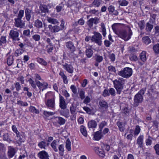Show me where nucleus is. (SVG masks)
<instances>
[{"label":"nucleus","mask_w":159,"mask_h":159,"mask_svg":"<svg viewBox=\"0 0 159 159\" xmlns=\"http://www.w3.org/2000/svg\"><path fill=\"white\" fill-rule=\"evenodd\" d=\"M117 24H114L112 25V28L115 33L118 36L125 41L129 40L132 35V32L130 27L128 25H126L125 29H118L117 28Z\"/></svg>","instance_id":"1"},{"label":"nucleus","mask_w":159,"mask_h":159,"mask_svg":"<svg viewBox=\"0 0 159 159\" xmlns=\"http://www.w3.org/2000/svg\"><path fill=\"white\" fill-rule=\"evenodd\" d=\"M126 80L121 77L119 78L112 81L114 88L116 91L117 94H120L124 89Z\"/></svg>","instance_id":"2"},{"label":"nucleus","mask_w":159,"mask_h":159,"mask_svg":"<svg viewBox=\"0 0 159 159\" xmlns=\"http://www.w3.org/2000/svg\"><path fill=\"white\" fill-rule=\"evenodd\" d=\"M132 69L130 68L126 67L118 71V74L123 78L127 79L129 78L132 75Z\"/></svg>","instance_id":"3"},{"label":"nucleus","mask_w":159,"mask_h":159,"mask_svg":"<svg viewBox=\"0 0 159 159\" xmlns=\"http://www.w3.org/2000/svg\"><path fill=\"white\" fill-rule=\"evenodd\" d=\"M94 34L92 37L91 40L98 44V45H101L102 44V35L100 33L96 32H94Z\"/></svg>","instance_id":"4"},{"label":"nucleus","mask_w":159,"mask_h":159,"mask_svg":"<svg viewBox=\"0 0 159 159\" xmlns=\"http://www.w3.org/2000/svg\"><path fill=\"white\" fill-rule=\"evenodd\" d=\"M19 31L16 29H14L11 30L10 31V38L13 40L19 41L20 40V39L19 38Z\"/></svg>","instance_id":"5"},{"label":"nucleus","mask_w":159,"mask_h":159,"mask_svg":"<svg viewBox=\"0 0 159 159\" xmlns=\"http://www.w3.org/2000/svg\"><path fill=\"white\" fill-rule=\"evenodd\" d=\"M143 100V96L137 94L135 95L134 98V106L135 107L138 106L139 104L141 103Z\"/></svg>","instance_id":"6"},{"label":"nucleus","mask_w":159,"mask_h":159,"mask_svg":"<svg viewBox=\"0 0 159 159\" xmlns=\"http://www.w3.org/2000/svg\"><path fill=\"white\" fill-rule=\"evenodd\" d=\"M45 104L48 107L54 110L55 105V98H53L47 100L45 102Z\"/></svg>","instance_id":"7"},{"label":"nucleus","mask_w":159,"mask_h":159,"mask_svg":"<svg viewBox=\"0 0 159 159\" xmlns=\"http://www.w3.org/2000/svg\"><path fill=\"white\" fill-rule=\"evenodd\" d=\"M34 13L28 8H26L25 11V15L26 20L28 21H29L30 18L32 17L34 18Z\"/></svg>","instance_id":"8"},{"label":"nucleus","mask_w":159,"mask_h":159,"mask_svg":"<svg viewBox=\"0 0 159 159\" xmlns=\"http://www.w3.org/2000/svg\"><path fill=\"white\" fill-rule=\"evenodd\" d=\"M62 66L64 69L69 73L72 74L73 72L74 68L71 64L65 63Z\"/></svg>","instance_id":"9"},{"label":"nucleus","mask_w":159,"mask_h":159,"mask_svg":"<svg viewBox=\"0 0 159 159\" xmlns=\"http://www.w3.org/2000/svg\"><path fill=\"white\" fill-rule=\"evenodd\" d=\"M36 84L40 90H42V91L48 88V84L44 82H41L40 81H37Z\"/></svg>","instance_id":"10"},{"label":"nucleus","mask_w":159,"mask_h":159,"mask_svg":"<svg viewBox=\"0 0 159 159\" xmlns=\"http://www.w3.org/2000/svg\"><path fill=\"white\" fill-rule=\"evenodd\" d=\"M38 156L40 159H49L48 153L45 151L40 152L38 153Z\"/></svg>","instance_id":"11"},{"label":"nucleus","mask_w":159,"mask_h":159,"mask_svg":"<svg viewBox=\"0 0 159 159\" xmlns=\"http://www.w3.org/2000/svg\"><path fill=\"white\" fill-rule=\"evenodd\" d=\"M48 27L51 32L52 33H57L61 30L60 27L57 25L53 26L52 25H49Z\"/></svg>","instance_id":"12"},{"label":"nucleus","mask_w":159,"mask_h":159,"mask_svg":"<svg viewBox=\"0 0 159 159\" xmlns=\"http://www.w3.org/2000/svg\"><path fill=\"white\" fill-rule=\"evenodd\" d=\"M65 45L71 52H74L75 50V48L73 42L71 41L66 42L65 43Z\"/></svg>","instance_id":"13"},{"label":"nucleus","mask_w":159,"mask_h":159,"mask_svg":"<svg viewBox=\"0 0 159 159\" xmlns=\"http://www.w3.org/2000/svg\"><path fill=\"white\" fill-rule=\"evenodd\" d=\"M99 107L101 109L106 110L108 107L107 102L104 100H100L99 101Z\"/></svg>","instance_id":"14"},{"label":"nucleus","mask_w":159,"mask_h":159,"mask_svg":"<svg viewBox=\"0 0 159 159\" xmlns=\"http://www.w3.org/2000/svg\"><path fill=\"white\" fill-rule=\"evenodd\" d=\"M59 106L61 109L65 110L66 108V104L64 98L60 95Z\"/></svg>","instance_id":"15"},{"label":"nucleus","mask_w":159,"mask_h":159,"mask_svg":"<svg viewBox=\"0 0 159 159\" xmlns=\"http://www.w3.org/2000/svg\"><path fill=\"white\" fill-rule=\"evenodd\" d=\"M15 25L16 27L22 28L24 26L25 24L22 22L21 19L16 18L15 19Z\"/></svg>","instance_id":"16"},{"label":"nucleus","mask_w":159,"mask_h":159,"mask_svg":"<svg viewBox=\"0 0 159 159\" xmlns=\"http://www.w3.org/2000/svg\"><path fill=\"white\" fill-rule=\"evenodd\" d=\"M16 153L15 149L11 146H9L8 148L7 155L8 157L10 158L13 157Z\"/></svg>","instance_id":"17"},{"label":"nucleus","mask_w":159,"mask_h":159,"mask_svg":"<svg viewBox=\"0 0 159 159\" xmlns=\"http://www.w3.org/2000/svg\"><path fill=\"white\" fill-rule=\"evenodd\" d=\"M108 10L110 14L113 15L117 16L118 15V12L115 10V7L112 5H111L108 7Z\"/></svg>","instance_id":"18"},{"label":"nucleus","mask_w":159,"mask_h":159,"mask_svg":"<svg viewBox=\"0 0 159 159\" xmlns=\"http://www.w3.org/2000/svg\"><path fill=\"white\" fill-rule=\"evenodd\" d=\"M140 60L142 61V62H139L140 65L143 64L146 61L147 58L146 56V52L145 51H143L140 54Z\"/></svg>","instance_id":"19"},{"label":"nucleus","mask_w":159,"mask_h":159,"mask_svg":"<svg viewBox=\"0 0 159 159\" xmlns=\"http://www.w3.org/2000/svg\"><path fill=\"white\" fill-rule=\"evenodd\" d=\"M95 151L96 153L99 155V156L103 158L105 156V153L104 151L101 148H99L98 147H96L94 148Z\"/></svg>","instance_id":"20"},{"label":"nucleus","mask_w":159,"mask_h":159,"mask_svg":"<svg viewBox=\"0 0 159 159\" xmlns=\"http://www.w3.org/2000/svg\"><path fill=\"white\" fill-rule=\"evenodd\" d=\"M128 107V105L125 104H121L120 106V108L122 110V112L125 114L128 113L129 112V110Z\"/></svg>","instance_id":"21"},{"label":"nucleus","mask_w":159,"mask_h":159,"mask_svg":"<svg viewBox=\"0 0 159 159\" xmlns=\"http://www.w3.org/2000/svg\"><path fill=\"white\" fill-rule=\"evenodd\" d=\"M143 139L144 137L143 135H141L138 137L137 140V143L139 145V147H142Z\"/></svg>","instance_id":"22"},{"label":"nucleus","mask_w":159,"mask_h":159,"mask_svg":"<svg viewBox=\"0 0 159 159\" xmlns=\"http://www.w3.org/2000/svg\"><path fill=\"white\" fill-rule=\"evenodd\" d=\"M40 11L41 13H49V10L47 6L45 5H40L39 6Z\"/></svg>","instance_id":"23"},{"label":"nucleus","mask_w":159,"mask_h":159,"mask_svg":"<svg viewBox=\"0 0 159 159\" xmlns=\"http://www.w3.org/2000/svg\"><path fill=\"white\" fill-rule=\"evenodd\" d=\"M59 141L56 140H55L53 141L51 144V146L55 152H57L58 151L57 147L58 145Z\"/></svg>","instance_id":"24"},{"label":"nucleus","mask_w":159,"mask_h":159,"mask_svg":"<svg viewBox=\"0 0 159 159\" xmlns=\"http://www.w3.org/2000/svg\"><path fill=\"white\" fill-rule=\"evenodd\" d=\"M97 124L96 121L94 120L89 121L88 123V125L89 128H94L96 127Z\"/></svg>","instance_id":"25"},{"label":"nucleus","mask_w":159,"mask_h":159,"mask_svg":"<svg viewBox=\"0 0 159 159\" xmlns=\"http://www.w3.org/2000/svg\"><path fill=\"white\" fill-rule=\"evenodd\" d=\"M102 137L101 131L100 130L95 133L94 135V138L95 140H99L102 138Z\"/></svg>","instance_id":"26"},{"label":"nucleus","mask_w":159,"mask_h":159,"mask_svg":"<svg viewBox=\"0 0 159 159\" xmlns=\"http://www.w3.org/2000/svg\"><path fill=\"white\" fill-rule=\"evenodd\" d=\"M47 21L48 22L53 24H56L59 23V22L57 20L51 17H48L47 19Z\"/></svg>","instance_id":"27"},{"label":"nucleus","mask_w":159,"mask_h":159,"mask_svg":"<svg viewBox=\"0 0 159 159\" xmlns=\"http://www.w3.org/2000/svg\"><path fill=\"white\" fill-rule=\"evenodd\" d=\"M59 75L61 76L63 80L64 83L65 84H67L68 82L67 77L63 71H60L59 73Z\"/></svg>","instance_id":"28"},{"label":"nucleus","mask_w":159,"mask_h":159,"mask_svg":"<svg viewBox=\"0 0 159 159\" xmlns=\"http://www.w3.org/2000/svg\"><path fill=\"white\" fill-rule=\"evenodd\" d=\"M80 131L82 134L85 137L87 136V132L85 127L83 125L80 127Z\"/></svg>","instance_id":"29"},{"label":"nucleus","mask_w":159,"mask_h":159,"mask_svg":"<svg viewBox=\"0 0 159 159\" xmlns=\"http://www.w3.org/2000/svg\"><path fill=\"white\" fill-rule=\"evenodd\" d=\"M117 125L118 126L119 130L120 131L122 132L124 131L125 127V124L124 123L120 121H118L117 123Z\"/></svg>","instance_id":"30"},{"label":"nucleus","mask_w":159,"mask_h":159,"mask_svg":"<svg viewBox=\"0 0 159 159\" xmlns=\"http://www.w3.org/2000/svg\"><path fill=\"white\" fill-rule=\"evenodd\" d=\"M60 114L61 115L67 118L69 114V110L68 109L61 111Z\"/></svg>","instance_id":"31"},{"label":"nucleus","mask_w":159,"mask_h":159,"mask_svg":"<svg viewBox=\"0 0 159 159\" xmlns=\"http://www.w3.org/2000/svg\"><path fill=\"white\" fill-rule=\"evenodd\" d=\"M56 118H58L57 120V123L60 125H64L66 122V120L61 117H57Z\"/></svg>","instance_id":"32"},{"label":"nucleus","mask_w":159,"mask_h":159,"mask_svg":"<svg viewBox=\"0 0 159 159\" xmlns=\"http://www.w3.org/2000/svg\"><path fill=\"white\" fill-rule=\"evenodd\" d=\"M76 107L73 103H72L71 106L70 107V111L71 113L74 116L76 114Z\"/></svg>","instance_id":"33"},{"label":"nucleus","mask_w":159,"mask_h":159,"mask_svg":"<svg viewBox=\"0 0 159 159\" xmlns=\"http://www.w3.org/2000/svg\"><path fill=\"white\" fill-rule=\"evenodd\" d=\"M35 26L38 28H41L43 27V24L41 21L37 19L35 22Z\"/></svg>","instance_id":"34"},{"label":"nucleus","mask_w":159,"mask_h":159,"mask_svg":"<svg viewBox=\"0 0 159 159\" xmlns=\"http://www.w3.org/2000/svg\"><path fill=\"white\" fill-rule=\"evenodd\" d=\"M102 32L103 37H105L106 34V29L104 23L103 22L101 24Z\"/></svg>","instance_id":"35"},{"label":"nucleus","mask_w":159,"mask_h":159,"mask_svg":"<svg viewBox=\"0 0 159 159\" xmlns=\"http://www.w3.org/2000/svg\"><path fill=\"white\" fill-rule=\"evenodd\" d=\"M153 28V25L149 22H148L146 24V30L147 32H150Z\"/></svg>","instance_id":"36"},{"label":"nucleus","mask_w":159,"mask_h":159,"mask_svg":"<svg viewBox=\"0 0 159 159\" xmlns=\"http://www.w3.org/2000/svg\"><path fill=\"white\" fill-rule=\"evenodd\" d=\"M142 40L143 42L145 44H148L151 42V41L149 38L148 36H145L143 38Z\"/></svg>","instance_id":"37"},{"label":"nucleus","mask_w":159,"mask_h":159,"mask_svg":"<svg viewBox=\"0 0 159 159\" xmlns=\"http://www.w3.org/2000/svg\"><path fill=\"white\" fill-rule=\"evenodd\" d=\"M153 49L156 54H159V43L155 44L153 47Z\"/></svg>","instance_id":"38"},{"label":"nucleus","mask_w":159,"mask_h":159,"mask_svg":"<svg viewBox=\"0 0 159 159\" xmlns=\"http://www.w3.org/2000/svg\"><path fill=\"white\" fill-rule=\"evenodd\" d=\"M59 154L60 156H62L64 154V146L62 144L60 145L58 147Z\"/></svg>","instance_id":"39"},{"label":"nucleus","mask_w":159,"mask_h":159,"mask_svg":"<svg viewBox=\"0 0 159 159\" xmlns=\"http://www.w3.org/2000/svg\"><path fill=\"white\" fill-rule=\"evenodd\" d=\"M13 57L12 56H10L7 58V63L8 65L11 66L13 63Z\"/></svg>","instance_id":"40"},{"label":"nucleus","mask_w":159,"mask_h":159,"mask_svg":"<svg viewBox=\"0 0 159 159\" xmlns=\"http://www.w3.org/2000/svg\"><path fill=\"white\" fill-rule=\"evenodd\" d=\"M86 55L88 57L90 58L91 57L93 54V51L91 49H88L86 50Z\"/></svg>","instance_id":"41"},{"label":"nucleus","mask_w":159,"mask_h":159,"mask_svg":"<svg viewBox=\"0 0 159 159\" xmlns=\"http://www.w3.org/2000/svg\"><path fill=\"white\" fill-rule=\"evenodd\" d=\"M118 3L120 5L124 6H127L129 2L125 0H119L118 1Z\"/></svg>","instance_id":"42"},{"label":"nucleus","mask_w":159,"mask_h":159,"mask_svg":"<svg viewBox=\"0 0 159 159\" xmlns=\"http://www.w3.org/2000/svg\"><path fill=\"white\" fill-rule=\"evenodd\" d=\"M37 60L39 63L44 66H46L47 64V62L42 58H38Z\"/></svg>","instance_id":"43"},{"label":"nucleus","mask_w":159,"mask_h":159,"mask_svg":"<svg viewBox=\"0 0 159 159\" xmlns=\"http://www.w3.org/2000/svg\"><path fill=\"white\" fill-rule=\"evenodd\" d=\"M28 81L29 82L30 84L31 85V86L35 89L36 88V83H35L34 81L31 78L29 79Z\"/></svg>","instance_id":"44"},{"label":"nucleus","mask_w":159,"mask_h":159,"mask_svg":"<svg viewBox=\"0 0 159 159\" xmlns=\"http://www.w3.org/2000/svg\"><path fill=\"white\" fill-rule=\"evenodd\" d=\"M140 128L139 126L137 125L135 127L134 132V134L135 136L138 135L140 131Z\"/></svg>","instance_id":"45"},{"label":"nucleus","mask_w":159,"mask_h":159,"mask_svg":"<svg viewBox=\"0 0 159 159\" xmlns=\"http://www.w3.org/2000/svg\"><path fill=\"white\" fill-rule=\"evenodd\" d=\"M71 142L69 139H68L66 142V149L68 151H70L71 150Z\"/></svg>","instance_id":"46"},{"label":"nucleus","mask_w":159,"mask_h":159,"mask_svg":"<svg viewBox=\"0 0 159 159\" xmlns=\"http://www.w3.org/2000/svg\"><path fill=\"white\" fill-rule=\"evenodd\" d=\"M6 37L2 36L0 38V46H2L3 44L6 43Z\"/></svg>","instance_id":"47"},{"label":"nucleus","mask_w":159,"mask_h":159,"mask_svg":"<svg viewBox=\"0 0 159 159\" xmlns=\"http://www.w3.org/2000/svg\"><path fill=\"white\" fill-rule=\"evenodd\" d=\"M12 129L13 131L16 133L17 137H20L19 132L17 130L16 126L15 125H13L12 126Z\"/></svg>","instance_id":"48"},{"label":"nucleus","mask_w":159,"mask_h":159,"mask_svg":"<svg viewBox=\"0 0 159 159\" xmlns=\"http://www.w3.org/2000/svg\"><path fill=\"white\" fill-rule=\"evenodd\" d=\"M23 52V50L22 49L20 48L15 51V55L16 57L22 54Z\"/></svg>","instance_id":"49"},{"label":"nucleus","mask_w":159,"mask_h":159,"mask_svg":"<svg viewBox=\"0 0 159 159\" xmlns=\"http://www.w3.org/2000/svg\"><path fill=\"white\" fill-rule=\"evenodd\" d=\"M109 95L114 96L116 95V92L115 89L113 88H111L109 90Z\"/></svg>","instance_id":"50"},{"label":"nucleus","mask_w":159,"mask_h":159,"mask_svg":"<svg viewBox=\"0 0 159 159\" xmlns=\"http://www.w3.org/2000/svg\"><path fill=\"white\" fill-rule=\"evenodd\" d=\"M17 104L21 106L26 107L28 105V104L27 102H23L21 101H18Z\"/></svg>","instance_id":"51"},{"label":"nucleus","mask_w":159,"mask_h":159,"mask_svg":"<svg viewBox=\"0 0 159 159\" xmlns=\"http://www.w3.org/2000/svg\"><path fill=\"white\" fill-rule=\"evenodd\" d=\"M6 151V148L4 145L1 143H0V153H4Z\"/></svg>","instance_id":"52"},{"label":"nucleus","mask_w":159,"mask_h":159,"mask_svg":"<svg viewBox=\"0 0 159 159\" xmlns=\"http://www.w3.org/2000/svg\"><path fill=\"white\" fill-rule=\"evenodd\" d=\"M32 38L35 41H38L40 40L41 37L39 35L35 34L32 36Z\"/></svg>","instance_id":"53"},{"label":"nucleus","mask_w":159,"mask_h":159,"mask_svg":"<svg viewBox=\"0 0 159 159\" xmlns=\"http://www.w3.org/2000/svg\"><path fill=\"white\" fill-rule=\"evenodd\" d=\"M23 35L24 36L29 37L30 36V31L29 30H24L23 31Z\"/></svg>","instance_id":"54"},{"label":"nucleus","mask_w":159,"mask_h":159,"mask_svg":"<svg viewBox=\"0 0 159 159\" xmlns=\"http://www.w3.org/2000/svg\"><path fill=\"white\" fill-rule=\"evenodd\" d=\"M95 60L98 63H100L103 60V57L102 56L97 55L95 57Z\"/></svg>","instance_id":"55"},{"label":"nucleus","mask_w":159,"mask_h":159,"mask_svg":"<svg viewBox=\"0 0 159 159\" xmlns=\"http://www.w3.org/2000/svg\"><path fill=\"white\" fill-rule=\"evenodd\" d=\"M140 29L142 30L144 28V22L143 20H142L139 22L138 24Z\"/></svg>","instance_id":"56"},{"label":"nucleus","mask_w":159,"mask_h":159,"mask_svg":"<svg viewBox=\"0 0 159 159\" xmlns=\"http://www.w3.org/2000/svg\"><path fill=\"white\" fill-rule=\"evenodd\" d=\"M152 138L150 136H148V138L146 140V145L147 146L150 145L152 143Z\"/></svg>","instance_id":"57"},{"label":"nucleus","mask_w":159,"mask_h":159,"mask_svg":"<svg viewBox=\"0 0 159 159\" xmlns=\"http://www.w3.org/2000/svg\"><path fill=\"white\" fill-rule=\"evenodd\" d=\"M108 69L109 71V72H114L115 73H116V70L115 69V68L113 66H108Z\"/></svg>","instance_id":"58"},{"label":"nucleus","mask_w":159,"mask_h":159,"mask_svg":"<svg viewBox=\"0 0 159 159\" xmlns=\"http://www.w3.org/2000/svg\"><path fill=\"white\" fill-rule=\"evenodd\" d=\"M30 109L32 112H34L36 114H38L39 113V111L36 109L34 107L31 106L30 107Z\"/></svg>","instance_id":"59"},{"label":"nucleus","mask_w":159,"mask_h":159,"mask_svg":"<svg viewBox=\"0 0 159 159\" xmlns=\"http://www.w3.org/2000/svg\"><path fill=\"white\" fill-rule=\"evenodd\" d=\"M55 114V112L47 111H44L43 112L44 115L46 116H52L54 115Z\"/></svg>","instance_id":"60"},{"label":"nucleus","mask_w":159,"mask_h":159,"mask_svg":"<svg viewBox=\"0 0 159 159\" xmlns=\"http://www.w3.org/2000/svg\"><path fill=\"white\" fill-rule=\"evenodd\" d=\"M84 23V21L82 18H81L77 22L75 23V25H77L78 24L82 25Z\"/></svg>","instance_id":"61"},{"label":"nucleus","mask_w":159,"mask_h":159,"mask_svg":"<svg viewBox=\"0 0 159 159\" xmlns=\"http://www.w3.org/2000/svg\"><path fill=\"white\" fill-rule=\"evenodd\" d=\"M47 51L48 52L50 53L51 52H52L53 47V45H52V44H51V45H47Z\"/></svg>","instance_id":"62"},{"label":"nucleus","mask_w":159,"mask_h":159,"mask_svg":"<svg viewBox=\"0 0 159 159\" xmlns=\"http://www.w3.org/2000/svg\"><path fill=\"white\" fill-rule=\"evenodd\" d=\"M107 124V123L105 121H102L99 125V127L101 131H102L103 128Z\"/></svg>","instance_id":"63"},{"label":"nucleus","mask_w":159,"mask_h":159,"mask_svg":"<svg viewBox=\"0 0 159 159\" xmlns=\"http://www.w3.org/2000/svg\"><path fill=\"white\" fill-rule=\"evenodd\" d=\"M70 88L74 93L76 94L77 93V89L76 87L74 85H72Z\"/></svg>","instance_id":"64"}]
</instances>
